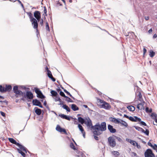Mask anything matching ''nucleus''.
Segmentation results:
<instances>
[{
	"instance_id": "nucleus-44",
	"label": "nucleus",
	"mask_w": 157,
	"mask_h": 157,
	"mask_svg": "<svg viewBox=\"0 0 157 157\" xmlns=\"http://www.w3.org/2000/svg\"><path fill=\"white\" fill-rule=\"evenodd\" d=\"M68 102H73L74 101L70 98H68L66 100Z\"/></svg>"
},
{
	"instance_id": "nucleus-60",
	"label": "nucleus",
	"mask_w": 157,
	"mask_h": 157,
	"mask_svg": "<svg viewBox=\"0 0 157 157\" xmlns=\"http://www.w3.org/2000/svg\"><path fill=\"white\" fill-rule=\"evenodd\" d=\"M52 77H51V78H50L53 81L55 82L56 81V79L55 78H53V76Z\"/></svg>"
},
{
	"instance_id": "nucleus-32",
	"label": "nucleus",
	"mask_w": 157,
	"mask_h": 157,
	"mask_svg": "<svg viewBox=\"0 0 157 157\" xmlns=\"http://www.w3.org/2000/svg\"><path fill=\"white\" fill-rule=\"evenodd\" d=\"M27 14L29 17L30 20H31L33 18H34L33 16V14L31 12H27Z\"/></svg>"
},
{
	"instance_id": "nucleus-39",
	"label": "nucleus",
	"mask_w": 157,
	"mask_h": 157,
	"mask_svg": "<svg viewBox=\"0 0 157 157\" xmlns=\"http://www.w3.org/2000/svg\"><path fill=\"white\" fill-rule=\"evenodd\" d=\"M131 35L132 36V38H133V36H136L135 35V34L134 33V32H129V33H128V35H127V36H130V35Z\"/></svg>"
},
{
	"instance_id": "nucleus-52",
	"label": "nucleus",
	"mask_w": 157,
	"mask_h": 157,
	"mask_svg": "<svg viewBox=\"0 0 157 157\" xmlns=\"http://www.w3.org/2000/svg\"><path fill=\"white\" fill-rule=\"evenodd\" d=\"M37 106H38L41 108H43V106L42 105H41V104L40 101L39 102V103H38V105L37 104Z\"/></svg>"
},
{
	"instance_id": "nucleus-61",
	"label": "nucleus",
	"mask_w": 157,
	"mask_h": 157,
	"mask_svg": "<svg viewBox=\"0 0 157 157\" xmlns=\"http://www.w3.org/2000/svg\"><path fill=\"white\" fill-rule=\"evenodd\" d=\"M82 134L83 137H84V138H85V132L84 131L83 132H82Z\"/></svg>"
},
{
	"instance_id": "nucleus-5",
	"label": "nucleus",
	"mask_w": 157,
	"mask_h": 157,
	"mask_svg": "<svg viewBox=\"0 0 157 157\" xmlns=\"http://www.w3.org/2000/svg\"><path fill=\"white\" fill-rule=\"evenodd\" d=\"M30 21L32 23V25L33 26V28L36 29L37 33L38 32V23L37 20L35 18H33Z\"/></svg>"
},
{
	"instance_id": "nucleus-34",
	"label": "nucleus",
	"mask_w": 157,
	"mask_h": 157,
	"mask_svg": "<svg viewBox=\"0 0 157 157\" xmlns=\"http://www.w3.org/2000/svg\"><path fill=\"white\" fill-rule=\"evenodd\" d=\"M155 53L153 51H150L149 55L151 57H153L155 55Z\"/></svg>"
},
{
	"instance_id": "nucleus-24",
	"label": "nucleus",
	"mask_w": 157,
	"mask_h": 157,
	"mask_svg": "<svg viewBox=\"0 0 157 157\" xmlns=\"http://www.w3.org/2000/svg\"><path fill=\"white\" fill-rule=\"evenodd\" d=\"M40 101L37 99H33V105L37 106Z\"/></svg>"
},
{
	"instance_id": "nucleus-10",
	"label": "nucleus",
	"mask_w": 157,
	"mask_h": 157,
	"mask_svg": "<svg viewBox=\"0 0 157 157\" xmlns=\"http://www.w3.org/2000/svg\"><path fill=\"white\" fill-rule=\"evenodd\" d=\"M13 90L14 92L16 94L21 95L23 94L21 91L18 90V87L17 86L13 87Z\"/></svg>"
},
{
	"instance_id": "nucleus-51",
	"label": "nucleus",
	"mask_w": 157,
	"mask_h": 157,
	"mask_svg": "<svg viewBox=\"0 0 157 157\" xmlns=\"http://www.w3.org/2000/svg\"><path fill=\"white\" fill-rule=\"evenodd\" d=\"M37 106H38L41 108H43V106L42 105H41V104L40 101L39 102V103H38V105L37 104Z\"/></svg>"
},
{
	"instance_id": "nucleus-13",
	"label": "nucleus",
	"mask_w": 157,
	"mask_h": 157,
	"mask_svg": "<svg viewBox=\"0 0 157 157\" xmlns=\"http://www.w3.org/2000/svg\"><path fill=\"white\" fill-rule=\"evenodd\" d=\"M108 129L111 133H113L116 132V129L113 128V126L110 124L108 125Z\"/></svg>"
},
{
	"instance_id": "nucleus-57",
	"label": "nucleus",
	"mask_w": 157,
	"mask_h": 157,
	"mask_svg": "<svg viewBox=\"0 0 157 157\" xmlns=\"http://www.w3.org/2000/svg\"><path fill=\"white\" fill-rule=\"evenodd\" d=\"M1 115L3 117H4L5 116V114L3 112L1 111L0 112Z\"/></svg>"
},
{
	"instance_id": "nucleus-9",
	"label": "nucleus",
	"mask_w": 157,
	"mask_h": 157,
	"mask_svg": "<svg viewBox=\"0 0 157 157\" xmlns=\"http://www.w3.org/2000/svg\"><path fill=\"white\" fill-rule=\"evenodd\" d=\"M34 16L38 21L40 20L41 18V13L38 11H36L34 13Z\"/></svg>"
},
{
	"instance_id": "nucleus-36",
	"label": "nucleus",
	"mask_w": 157,
	"mask_h": 157,
	"mask_svg": "<svg viewBox=\"0 0 157 157\" xmlns=\"http://www.w3.org/2000/svg\"><path fill=\"white\" fill-rule=\"evenodd\" d=\"M18 152L19 153L21 154V155L23 157H25V153L24 152L22 151L21 150L18 149Z\"/></svg>"
},
{
	"instance_id": "nucleus-58",
	"label": "nucleus",
	"mask_w": 157,
	"mask_h": 157,
	"mask_svg": "<svg viewBox=\"0 0 157 157\" xmlns=\"http://www.w3.org/2000/svg\"><path fill=\"white\" fill-rule=\"evenodd\" d=\"M148 144L149 146H151V147H153V145H152L151 143H150V142H149L148 143Z\"/></svg>"
},
{
	"instance_id": "nucleus-26",
	"label": "nucleus",
	"mask_w": 157,
	"mask_h": 157,
	"mask_svg": "<svg viewBox=\"0 0 157 157\" xmlns=\"http://www.w3.org/2000/svg\"><path fill=\"white\" fill-rule=\"evenodd\" d=\"M127 108L128 109V110L131 111H134L135 110V107L133 106H128Z\"/></svg>"
},
{
	"instance_id": "nucleus-62",
	"label": "nucleus",
	"mask_w": 157,
	"mask_h": 157,
	"mask_svg": "<svg viewBox=\"0 0 157 157\" xmlns=\"http://www.w3.org/2000/svg\"><path fill=\"white\" fill-rule=\"evenodd\" d=\"M124 117H126L127 118L129 119V117L128 116V115H126V114H124Z\"/></svg>"
},
{
	"instance_id": "nucleus-54",
	"label": "nucleus",
	"mask_w": 157,
	"mask_h": 157,
	"mask_svg": "<svg viewBox=\"0 0 157 157\" xmlns=\"http://www.w3.org/2000/svg\"><path fill=\"white\" fill-rule=\"evenodd\" d=\"M40 25L41 26H42L43 25V21L42 19L40 22Z\"/></svg>"
},
{
	"instance_id": "nucleus-11",
	"label": "nucleus",
	"mask_w": 157,
	"mask_h": 157,
	"mask_svg": "<svg viewBox=\"0 0 157 157\" xmlns=\"http://www.w3.org/2000/svg\"><path fill=\"white\" fill-rule=\"evenodd\" d=\"M56 129V130L59 132H63L65 134H67V132L66 130L64 128H61L60 126L58 124L57 125Z\"/></svg>"
},
{
	"instance_id": "nucleus-20",
	"label": "nucleus",
	"mask_w": 157,
	"mask_h": 157,
	"mask_svg": "<svg viewBox=\"0 0 157 157\" xmlns=\"http://www.w3.org/2000/svg\"><path fill=\"white\" fill-rule=\"evenodd\" d=\"M12 89V86L10 85H6V87L5 88V90L6 92V91H10Z\"/></svg>"
},
{
	"instance_id": "nucleus-23",
	"label": "nucleus",
	"mask_w": 157,
	"mask_h": 157,
	"mask_svg": "<svg viewBox=\"0 0 157 157\" xmlns=\"http://www.w3.org/2000/svg\"><path fill=\"white\" fill-rule=\"evenodd\" d=\"M50 93L52 94L51 95L53 97H55L57 95H59L57 93L55 90H52Z\"/></svg>"
},
{
	"instance_id": "nucleus-46",
	"label": "nucleus",
	"mask_w": 157,
	"mask_h": 157,
	"mask_svg": "<svg viewBox=\"0 0 157 157\" xmlns=\"http://www.w3.org/2000/svg\"><path fill=\"white\" fill-rule=\"evenodd\" d=\"M146 112H150V113H151V112L152 111V110H151V109H150V110H149V109L148 107H146Z\"/></svg>"
},
{
	"instance_id": "nucleus-3",
	"label": "nucleus",
	"mask_w": 157,
	"mask_h": 157,
	"mask_svg": "<svg viewBox=\"0 0 157 157\" xmlns=\"http://www.w3.org/2000/svg\"><path fill=\"white\" fill-rule=\"evenodd\" d=\"M84 123L86 125L88 128H90L92 132H93L94 126L92 125L91 121L89 117H88L86 118V120H85Z\"/></svg>"
},
{
	"instance_id": "nucleus-29",
	"label": "nucleus",
	"mask_w": 157,
	"mask_h": 157,
	"mask_svg": "<svg viewBox=\"0 0 157 157\" xmlns=\"http://www.w3.org/2000/svg\"><path fill=\"white\" fill-rule=\"evenodd\" d=\"M78 127L79 128V130L81 132L84 131L83 127L80 124H78Z\"/></svg>"
},
{
	"instance_id": "nucleus-41",
	"label": "nucleus",
	"mask_w": 157,
	"mask_h": 157,
	"mask_svg": "<svg viewBox=\"0 0 157 157\" xmlns=\"http://www.w3.org/2000/svg\"><path fill=\"white\" fill-rule=\"evenodd\" d=\"M152 116H154L155 118L154 119L155 120V121L157 123V115L156 114H154L153 113H152L151 115Z\"/></svg>"
},
{
	"instance_id": "nucleus-7",
	"label": "nucleus",
	"mask_w": 157,
	"mask_h": 157,
	"mask_svg": "<svg viewBox=\"0 0 157 157\" xmlns=\"http://www.w3.org/2000/svg\"><path fill=\"white\" fill-rule=\"evenodd\" d=\"M144 155L145 157H154L155 156L152 150L150 149H148L145 151Z\"/></svg>"
},
{
	"instance_id": "nucleus-37",
	"label": "nucleus",
	"mask_w": 157,
	"mask_h": 157,
	"mask_svg": "<svg viewBox=\"0 0 157 157\" xmlns=\"http://www.w3.org/2000/svg\"><path fill=\"white\" fill-rule=\"evenodd\" d=\"M47 75L48 76L49 78H51V77L52 76V74L50 70H48V72H47Z\"/></svg>"
},
{
	"instance_id": "nucleus-56",
	"label": "nucleus",
	"mask_w": 157,
	"mask_h": 157,
	"mask_svg": "<svg viewBox=\"0 0 157 157\" xmlns=\"http://www.w3.org/2000/svg\"><path fill=\"white\" fill-rule=\"evenodd\" d=\"M64 91L68 95L70 94V93L65 89H63Z\"/></svg>"
},
{
	"instance_id": "nucleus-33",
	"label": "nucleus",
	"mask_w": 157,
	"mask_h": 157,
	"mask_svg": "<svg viewBox=\"0 0 157 157\" xmlns=\"http://www.w3.org/2000/svg\"><path fill=\"white\" fill-rule=\"evenodd\" d=\"M134 122H140L141 121V119L140 118L138 117L137 116H134Z\"/></svg>"
},
{
	"instance_id": "nucleus-64",
	"label": "nucleus",
	"mask_w": 157,
	"mask_h": 157,
	"mask_svg": "<svg viewBox=\"0 0 157 157\" xmlns=\"http://www.w3.org/2000/svg\"><path fill=\"white\" fill-rule=\"evenodd\" d=\"M157 37V35L156 34H154L153 37V38H154V39L155 38H156Z\"/></svg>"
},
{
	"instance_id": "nucleus-53",
	"label": "nucleus",
	"mask_w": 157,
	"mask_h": 157,
	"mask_svg": "<svg viewBox=\"0 0 157 157\" xmlns=\"http://www.w3.org/2000/svg\"><path fill=\"white\" fill-rule=\"evenodd\" d=\"M47 102H46V101H45L44 102V106H46V107L48 109H49V107L48 106H47Z\"/></svg>"
},
{
	"instance_id": "nucleus-18",
	"label": "nucleus",
	"mask_w": 157,
	"mask_h": 157,
	"mask_svg": "<svg viewBox=\"0 0 157 157\" xmlns=\"http://www.w3.org/2000/svg\"><path fill=\"white\" fill-rule=\"evenodd\" d=\"M55 98H54V100L55 101H59L60 102V103L59 104L60 105H61L63 104V101L60 99L59 98V95H57L56 97Z\"/></svg>"
},
{
	"instance_id": "nucleus-1",
	"label": "nucleus",
	"mask_w": 157,
	"mask_h": 157,
	"mask_svg": "<svg viewBox=\"0 0 157 157\" xmlns=\"http://www.w3.org/2000/svg\"><path fill=\"white\" fill-rule=\"evenodd\" d=\"M106 129V123L105 122H101L100 124L99 123H97L94 125V128L93 132L95 139L99 140V137L97 136H99L102 133V132Z\"/></svg>"
},
{
	"instance_id": "nucleus-12",
	"label": "nucleus",
	"mask_w": 157,
	"mask_h": 157,
	"mask_svg": "<svg viewBox=\"0 0 157 157\" xmlns=\"http://www.w3.org/2000/svg\"><path fill=\"white\" fill-rule=\"evenodd\" d=\"M109 120L110 121L114 122L116 124H120L121 123V121L119 120L118 119H117L115 118H113L112 117L109 118Z\"/></svg>"
},
{
	"instance_id": "nucleus-4",
	"label": "nucleus",
	"mask_w": 157,
	"mask_h": 157,
	"mask_svg": "<svg viewBox=\"0 0 157 157\" xmlns=\"http://www.w3.org/2000/svg\"><path fill=\"white\" fill-rule=\"evenodd\" d=\"M108 141L110 146L113 147L116 146L115 140L113 136L109 137L108 138Z\"/></svg>"
},
{
	"instance_id": "nucleus-43",
	"label": "nucleus",
	"mask_w": 157,
	"mask_h": 157,
	"mask_svg": "<svg viewBox=\"0 0 157 157\" xmlns=\"http://www.w3.org/2000/svg\"><path fill=\"white\" fill-rule=\"evenodd\" d=\"M130 121H132V122H134V121H135V120H134V118L132 117H131V116H130L129 117V119H128Z\"/></svg>"
},
{
	"instance_id": "nucleus-8",
	"label": "nucleus",
	"mask_w": 157,
	"mask_h": 157,
	"mask_svg": "<svg viewBox=\"0 0 157 157\" xmlns=\"http://www.w3.org/2000/svg\"><path fill=\"white\" fill-rule=\"evenodd\" d=\"M100 102L102 104L101 105L102 108L106 109H108L111 108V106L109 104L103 100H100Z\"/></svg>"
},
{
	"instance_id": "nucleus-15",
	"label": "nucleus",
	"mask_w": 157,
	"mask_h": 157,
	"mask_svg": "<svg viewBox=\"0 0 157 157\" xmlns=\"http://www.w3.org/2000/svg\"><path fill=\"white\" fill-rule=\"evenodd\" d=\"M26 96L27 98L30 100L32 99L33 98V95L30 91H27L26 92Z\"/></svg>"
},
{
	"instance_id": "nucleus-30",
	"label": "nucleus",
	"mask_w": 157,
	"mask_h": 157,
	"mask_svg": "<svg viewBox=\"0 0 157 157\" xmlns=\"http://www.w3.org/2000/svg\"><path fill=\"white\" fill-rule=\"evenodd\" d=\"M0 92L2 93L5 92V88L3 87L2 85H0Z\"/></svg>"
},
{
	"instance_id": "nucleus-25",
	"label": "nucleus",
	"mask_w": 157,
	"mask_h": 157,
	"mask_svg": "<svg viewBox=\"0 0 157 157\" xmlns=\"http://www.w3.org/2000/svg\"><path fill=\"white\" fill-rule=\"evenodd\" d=\"M63 107L64 109H66L67 112H70V109L67 105H63Z\"/></svg>"
},
{
	"instance_id": "nucleus-59",
	"label": "nucleus",
	"mask_w": 157,
	"mask_h": 157,
	"mask_svg": "<svg viewBox=\"0 0 157 157\" xmlns=\"http://www.w3.org/2000/svg\"><path fill=\"white\" fill-rule=\"evenodd\" d=\"M83 107H84L85 108H87L88 109V110H90V108L88 107V106L86 105H83Z\"/></svg>"
},
{
	"instance_id": "nucleus-6",
	"label": "nucleus",
	"mask_w": 157,
	"mask_h": 157,
	"mask_svg": "<svg viewBox=\"0 0 157 157\" xmlns=\"http://www.w3.org/2000/svg\"><path fill=\"white\" fill-rule=\"evenodd\" d=\"M35 93L37 94V97L43 99L45 98V96L43 94L41 91L38 88H35L34 89Z\"/></svg>"
},
{
	"instance_id": "nucleus-17",
	"label": "nucleus",
	"mask_w": 157,
	"mask_h": 157,
	"mask_svg": "<svg viewBox=\"0 0 157 157\" xmlns=\"http://www.w3.org/2000/svg\"><path fill=\"white\" fill-rule=\"evenodd\" d=\"M59 116L63 119H65L69 121L70 120V118L68 116L64 114H59Z\"/></svg>"
},
{
	"instance_id": "nucleus-63",
	"label": "nucleus",
	"mask_w": 157,
	"mask_h": 157,
	"mask_svg": "<svg viewBox=\"0 0 157 157\" xmlns=\"http://www.w3.org/2000/svg\"><path fill=\"white\" fill-rule=\"evenodd\" d=\"M124 117H126L127 118L129 119V117L128 116V115H126V114H124Z\"/></svg>"
},
{
	"instance_id": "nucleus-19",
	"label": "nucleus",
	"mask_w": 157,
	"mask_h": 157,
	"mask_svg": "<svg viewBox=\"0 0 157 157\" xmlns=\"http://www.w3.org/2000/svg\"><path fill=\"white\" fill-rule=\"evenodd\" d=\"M71 108L74 111H76L79 109L78 107L75 104H72L71 105Z\"/></svg>"
},
{
	"instance_id": "nucleus-40",
	"label": "nucleus",
	"mask_w": 157,
	"mask_h": 157,
	"mask_svg": "<svg viewBox=\"0 0 157 157\" xmlns=\"http://www.w3.org/2000/svg\"><path fill=\"white\" fill-rule=\"evenodd\" d=\"M70 147L71 148L73 149L74 150H75V151H76V150H77L75 148V146L74 145V144L72 143H70Z\"/></svg>"
},
{
	"instance_id": "nucleus-31",
	"label": "nucleus",
	"mask_w": 157,
	"mask_h": 157,
	"mask_svg": "<svg viewBox=\"0 0 157 157\" xmlns=\"http://www.w3.org/2000/svg\"><path fill=\"white\" fill-rule=\"evenodd\" d=\"M121 122V124L125 126V127H127L128 126V124L125 121L122 120H120Z\"/></svg>"
},
{
	"instance_id": "nucleus-2",
	"label": "nucleus",
	"mask_w": 157,
	"mask_h": 157,
	"mask_svg": "<svg viewBox=\"0 0 157 157\" xmlns=\"http://www.w3.org/2000/svg\"><path fill=\"white\" fill-rule=\"evenodd\" d=\"M9 141L11 143L15 144L17 146L21 149L24 151H25L26 153H27V151L25 147L19 143L17 142L16 141L13 139L12 138H9Z\"/></svg>"
},
{
	"instance_id": "nucleus-27",
	"label": "nucleus",
	"mask_w": 157,
	"mask_h": 157,
	"mask_svg": "<svg viewBox=\"0 0 157 157\" xmlns=\"http://www.w3.org/2000/svg\"><path fill=\"white\" fill-rule=\"evenodd\" d=\"M112 154L116 157H118V156L120 155L119 153L117 151H113L112 152Z\"/></svg>"
},
{
	"instance_id": "nucleus-48",
	"label": "nucleus",
	"mask_w": 157,
	"mask_h": 157,
	"mask_svg": "<svg viewBox=\"0 0 157 157\" xmlns=\"http://www.w3.org/2000/svg\"><path fill=\"white\" fill-rule=\"evenodd\" d=\"M153 147V149H155V150H157V145L155 144L154 145H153V147Z\"/></svg>"
},
{
	"instance_id": "nucleus-42",
	"label": "nucleus",
	"mask_w": 157,
	"mask_h": 157,
	"mask_svg": "<svg viewBox=\"0 0 157 157\" xmlns=\"http://www.w3.org/2000/svg\"><path fill=\"white\" fill-rule=\"evenodd\" d=\"M114 137L119 142H121L122 141V139L120 137L116 136H115Z\"/></svg>"
},
{
	"instance_id": "nucleus-14",
	"label": "nucleus",
	"mask_w": 157,
	"mask_h": 157,
	"mask_svg": "<svg viewBox=\"0 0 157 157\" xmlns=\"http://www.w3.org/2000/svg\"><path fill=\"white\" fill-rule=\"evenodd\" d=\"M126 141H127L128 142H129L133 146H135L136 145V146H138V143L135 141L133 140H132L128 138H126Z\"/></svg>"
},
{
	"instance_id": "nucleus-28",
	"label": "nucleus",
	"mask_w": 157,
	"mask_h": 157,
	"mask_svg": "<svg viewBox=\"0 0 157 157\" xmlns=\"http://www.w3.org/2000/svg\"><path fill=\"white\" fill-rule=\"evenodd\" d=\"M134 128H135V129L137 130L138 131L141 132H142V131H143V129L139 127H138V126H134Z\"/></svg>"
},
{
	"instance_id": "nucleus-49",
	"label": "nucleus",
	"mask_w": 157,
	"mask_h": 157,
	"mask_svg": "<svg viewBox=\"0 0 157 157\" xmlns=\"http://www.w3.org/2000/svg\"><path fill=\"white\" fill-rule=\"evenodd\" d=\"M138 96L139 97V98L140 99H141V98H142V96L141 93L140 92H139L138 94Z\"/></svg>"
},
{
	"instance_id": "nucleus-47",
	"label": "nucleus",
	"mask_w": 157,
	"mask_h": 157,
	"mask_svg": "<svg viewBox=\"0 0 157 157\" xmlns=\"http://www.w3.org/2000/svg\"><path fill=\"white\" fill-rule=\"evenodd\" d=\"M59 94L61 96L63 97L65 95L64 93L61 91H60Z\"/></svg>"
},
{
	"instance_id": "nucleus-35",
	"label": "nucleus",
	"mask_w": 157,
	"mask_h": 157,
	"mask_svg": "<svg viewBox=\"0 0 157 157\" xmlns=\"http://www.w3.org/2000/svg\"><path fill=\"white\" fill-rule=\"evenodd\" d=\"M143 131H142V132L144 133L146 135L148 136L149 134V130L148 129H146V131H144V129H143Z\"/></svg>"
},
{
	"instance_id": "nucleus-50",
	"label": "nucleus",
	"mask_w": 157,
	"mask_h": 157,
	"mask_svg": "<svg viewBox=\"0 0 157 157\" xmlns=\"http://www.w3.org/2000/svg\"><path fill=\"white\" fill-rule=\"evenodd\" d=\"M44 14H46V16H47V14L46 13L47 11V10L46 8V7L45 6H44Z\"/></svg>"
},
{
	"instance_id": "nucleus-55",
	"label": "nucleus",
	"mask_w": 157,
	"mask_h": 157,
	"mask_svg": "<svg viewBox=\"0 0 157 157\" xmlns=\"http://www.w3.org/2000/svg\"><path fill=\"white\" fill-rule=\"evenodd\" d=\"M147 52V50L145 48L143 49V56H144L145 53Z\"/></svg>"
},
{
	"instance_id": "nucleus-38",
	"label": "nucleus",
	"mask_w": 157,
	"mask_h": 157,
	"mask_svg": "<svg viewBox=\"0 0 157 157\" xmlns=\"http://www.w3.org/2000/svg\"><path fill=\"white\" fill-rule=\"evenodd\" d=\"M46 29L48 32H49L50 31L48 23L47 22L46 23Z\"/></svg>"
},
{
	"instance_id": "nucleus-21",
	"label": "nucleus",
	"mask_w": 157,
	"mask_h": 157,
	"mask_svg": "<svg viewBox=\"0 0 157 157\" xmlns=\"http://www.w3.org/2000/svg\"><path fill=\"white\" fill-rule=\"evenodd\" d=\"M86 118H85V119H83L82 117H79L78 118V121L80 123L82 124H83L84 123Z\"/></svg>"
},
{
	"instance_id": "nucleus-45",
	"label": "nucleus",
	"mask_w": 157,
	"mask_h": 157,
	"mask_svg": "<svg viewBox=\"0 0 157 157\" xmlns=\"http://www.w3.org/2000/svg\"><path fill=\"white\" fill-rule=\"evenodd\" d=\"M140 124H141L142 125H144V126H146L147 125V124H146V123L144 122V121H140Z\"/></svg>"
},
{
	"instance_id": "nucleus-22",
	"label": "nucleus",
	"mask_w": 157,
	"mask_h": 157,
	"mask_svg": "<svg viewBox=\"0 0 157 157\" xmlns=\"http://www.w3.org/2000/svg\"><path fill=\"white\" fill-rule=\"evenodd\" d=\"M137 108L140 110H141L142 109H144V104L143 103H140L138 104L137 106Z\"/></svg>"
},
{
	"instance_id": "nucleus-16",
	"label": "nucleus",
	"mask_w": 157,
	"mask_h": 157,
	"mask_svg": "<svg viewBox=\"0 0 157 157\" xmlns=\"http://www.w3.org/2000/svg\"><path fill=\"white\" fill-rule=\"evenodd\" d=\"M34 110H35V112L37 115H40L41 114V110L40 109H39L37 107H35L34 108Z\"/></svg>"
}]
</instances>
